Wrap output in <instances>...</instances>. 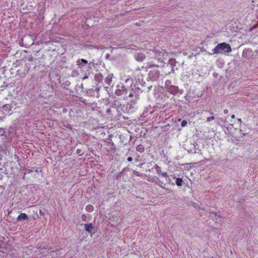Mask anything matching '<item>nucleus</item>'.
<instances>
[{
  "label": "nucleus",
  "instance_id": "nucleus-26",
  "mask_svg": "<svg viewBox=\"0 0 258 258\" xmlns=\"http://www.w3.org/2000/svg\"><path fill=\"white\" fill-rule=\"evenodd\" d=\"M85 217V215H83V216H82V218L83 219V217Z\"/></svg>",
  "mask_w": 258,
  "mask_h": 258
},
{
  "label": "nucleus",
  "instance_id": "nucleus-23",
  "mask_svg": "<svg viewBox=\"0 0 258 258\" xmlns=\"http://www.w3.org/2000/svg\"><path fill=\"white\" fill-rule=\"evenodd\" d=\"M238 121H239V122H241V119L240 118H239L238 119Z\"/></svg>",
  "mask_w": 258,
  "mask_h": 258
},
{
  "label": "nucleus",
  "instance_id": "nucleus-7",
  "mask_svg": "<svg viewBox=\"0 0 258 258\" xmlns=\"http://www.w3.org/2000/svg\"><path fill=\"white\" fill-rule=\"evenodd\" d=\"M113 77V74L109 75L108 77L105 78V82L108 84L110 85L112 81Z\"/></svg>",
  "mask_w": 258,
  "mask_h": 258
},
{
  "label": "nucleus",
  "instance_id": "nucleus-12",
  "mask_svg": "<svg viewBox=\"0 0 258 258\" xmlns=\"http://www.w3.org/2000/svg\"><path fill=\"white\" fill-rule=\"evenodd\" d=\"M155 167L158 173L161 172L160 168L157 164L155 165Z\"/></svg>",
  "mask_w": 258,
  "mask_h": 258
},
{
  "label": "nucleus",
  "instance_id": "nucleus-14",
  "mask_svg": "<svg viewBox=\"0 0 258 258\" xmlns=\"http://www.w3.org/2000/svg\"><path fill=\"white\" fill-rule=\"evenodd\" d=\"M39 214L41 216H44L45 214L44 212L41 210H39Z\"/></svg>",
  "mask_w": 258,
  "mask_h": 258
},
{
  "label": "nucleus",
  "instance_id": "nucleus-6",
  "mask_svg": "<svg viewBox=\"0 0 258 258\" xmlns=\"http://www.w3.org/2000/svg\"><path fill=\"white\" fill-rule=\"evenodd\" d=\"M85 228L87 232L90 233L92 232V230L93 229L91 224H85Z\"/></svg>",
  "mask_w": 258,
  "mask_h": 258
},
{
  "label": "nucleus",
  "instance_id": "nucleus-24",
  "mask_svg": "<svg viewBox=\"0 0 258 258\" xmlns=\"http://www.w3.org/2000/svg\"><path fill=\"white\" fill-rule=\"evenodd\" d=\"M218 216V215L217 214H215V218L216 219L217 218V217Z\"/></svg>",
  "mask_w": 258,
  "mask_h": 258
},
{
  "label": "nucleus",
  "instance_id": "nucleus-4",
  "mask_svg": "<svg viewBox=\"0 0 258 258\" xmlns=\"http://www.w3.org/2000/svg\"><path fill=\"white\" fill-rule=\"evenodd\" d=\"M135 58L138 61H142L145 58V55L143 53H137L135 55Z\"/></svg>",
  "mask_w": 258,
  "mask_h": 258
},
{
  "label": "nucleus",
  "instance_id": "nucleus-2",
  "mask_svg": "<svg viewBox=\"0 0 258 258\" xmlns=\"http://www.w3.org/2000/svg\"><path fill=\"white\" fill-rule=\"evenodd\" d=\"M231 50L230 45L228 43L223 42L218 44L213 50V53H211V54L230 52Z\"/></svg>",
  "mask_w": 258,
  "mask_h": 258
},
{
  "label": "nucleus",
  "instance_id": "nucleus-22",
  "mask_svg": "<svg viewBox=\"0 0 258 258\" xmlns=\"http://www.w3.org/2000/svg\"><path fill=\"white\" fill-rule=\"evenodd\" d=\"M235 116L234 115H231V118H235Z\"/></svg>",
  "mask_w": 258,
  "mask_h": 258
},
{
  "label": "nucleus",
  "instance_id": "nucleus-17",
  "mask_svg": "<svg viewBox=\"0 0 258 258\" xmlns=\"http://www.w3.org/2000/svg\"><path fill=\"white\" fill-rule=\"evenodd\" d=\"M127 160L128 161H132L133 160V158L131 157H129L127 158Z\"/></svg>",
  "mask_w": 258,
  "mask_h": 258
},
{
  "label": "nucleus",
  "instance_id": "nucleus-5",
  "mask_svg": "<svg viewBox=\"0 0 258 258\" xmlns=\"http://www.w3.org/2000/svg\"><path fill=\"white\" fill-rule=\"evenodd\" d=\"M28 219V216L25 213H21L17 218V221L26 220Z\"/></svg>",
  "mask_w": 258,
  "mask_h": 258
},
{
  "label": "nucleus",
  "instance_id": "nucleus-21",
  "mask_svg": "<svg viewBox=\"0 0 258 258\" xmlns=\"http://www.w3.org/2000/svg\"><path fill=\"white\" fill-rule=\"evenodd\" d=\"M129 97H132L133 96V95L132 93H131L130 95H129Z\"/></svg>",
  "mask_w": 258,
  "mask_h": 258
},
{
  "label": "nucleus",
  "instance_id": "nucleus-18",
  "mask_svg": "<svg viewBox=\"0 0 258 258\" xmlns=\"http://www.w3.org/2000/svg\"><path fill=\"white\" fill-rule=\"evenodd\" d=\"M228 110H227V109H225V110H224V113L225 114H227V113H228Z\"/></svg>",
  "mask_w": 258,
  "mask_h": 258
},
{
  "label": "nucleus",
  "instance_id": "nucleus-19",
  "mask_svg": "<svg viewBox=\"0 0 258 258\" xmlns=\"http://www.w3.org/2000/svg\"><path fill=\"white\" fill-rule=\"evenodd\" d=\"M170 61V63L172 64V62H174L175 60L174 59H171Z\"/></svg>",
  "mask_w": 258,
  "mask_h": 258
},
{
  "label": "nucleus",
  "instance_id": "nucleus-1",
  "mask_svg": "<svg viewBox=\"0 0 258 258\" xmlns=\"http://www.w3.org/2000/svg\"><path fill=\"white\" fill-rule=\"evenodd\" d=\"M150 55L155 58V61H150L147 63V66L146 67V69H151L152 68H158V65L155 63L156 60L159 62L161 59V56L163 55V52L161 51H153L150 52Z\"/></svg>",
  "mask_w": 258,
  "mask_h": 258
},
{
  "label": "nucleus",
  "instance_id": "nucleus-16",
  "mask_svg": "<svg viewBox=\"0 0 258 258\" xmlns=\"http://www.w3.org/2000/svg\"><path fill=\"white\" fill-rule=\"evenodd\" d=\"M162 175L165 177H168V174L165 173V172H164V173H162Z\"/></svg>",
  "mask_w": 258,
  "mask_h": 258
},
{
  "label": "nucleus",
  "instance_id": "nucleus-3",
  "mask_svg": "<svg viewBox=\"0 0 258 258\" xmlns=\"http://www.w3.org/2000/svg\"><path fill=\"white\" fill-rule=\"evenodd\" d=\"M160 73L156 69H153L149 71V76L152 80H156L159 77Z\"/></svg>",
  "mask_w": 258,
  "mask_h": 258
},
{
  "label": "nucleus",
  "instance_id": "nucleus-10",
  "mask_svg": "<svg viewBox=\"0 0 258 258\" xmlns=\"http://www.w3.org/2000/svg\"><path fill=\"white\" fill-rule=\"evenodd\" d=\"M133 173H134V174H135L138 176H142V174L137 171L134 170Z\"/></svg>",
  "mask_w": 258,
  "mask_h": 258
},
{
  "label": "nucleus",
  "instance_id": "nucleus-20",
  "mask_svg": "<svg viewBox=\"0 0 258 258\" xmlns=\"http://www.w3.org/2000/svg\"><path fill=\"white\" fill-rule=\"evenodd\" d=\"M92 208V206H87L86 208H87V209H91Z\"/></svg>",
  "mask_w": 258,
  "mask_h": 258
},
{
  "label": "nucleus",
  "instance_id": "nucleus-9",
  "mask_svg": "<svg viewBox=\"0 0 258 258\" xmlns=\"http://www.w3.org/2000/svg\"><path fill=\"white\" fill-rule=\"evenodd\" d=\"M182 180L181 178H177L176 181V184L177 186H181L182 184Z\"/></svg>",
  "mask_w": 258,
  "mask_h": 258
},
{
  "label": "nucleus",
  "instance_id": "nucleus-13",
  "mask_svg": "<svg viewBox=\"0 0 258 258\" xmlns=\"http://www.w3.org/2000/svg\"><path fill=\"white\" fill-rule=\"evenodd\" d=\"M214 116L209 117L207 118V121L210 122L211 120H214Z\"/></svg>",
  "mask_w": 258,
  "mask_h": 258
},
{
  "label": "nucleus",
  "instance_id": "nucleus-11",
  "mask_svg": "<svg viewBox=\"0 0 258 258\" xmlns=\"http://www.w3.org/2000/svg\"><path fill=\"white\" fill-rule=\"evenodd\" d=\"M187 124V121L185 120H182L181 123V126L182 127H184Z\"/></svg>",
  "mask_w": 258,
  "mask_h": 258
},
{
  "label": "nucleus",
  "instance_id": "nucleus-15",
  "mask_svg": "<svg viewBox=\"0 0 258 258\" xmlns=\"http://www.w3.org/2000/svg\"><path fill=\"white\" fill-rule=\"evenodd\" d=\"M81 61L82 62H83V63H85V64H87V63H88V61H87V60H86V59H81Z\"/></svg>",
  "mask_w": 258,
  "mask_h": 258
},
{
  "label": "nucleus",
  "instance_id": "nucleus-8",
  "mask_svg": "<svg viewBox=\"0 0 258 258\" xmlns=\"http://www.w3.org/2000/svg\"><path fill=\"white\" fill-rule=\"evenodd\" d=\"M136 150L137 151L140 152V153H143L144 152V150H145V148H144V146L142 145H139L138 146H137V148H136Z\"/></svg>",
  "mask_w": 258,
  "mask_h": 258
},
{
  "label": "nucleus",
  "instance_id": "nucleus-25",
  "mask_svg": "<svg viewBox=\"0 0 258 258\" xmlns=\"http://www.w3.org/2000/svg\"><path fill=\"white\" fill-rule=\"evenodd\" d=\"M116 94H117V95L119 94L117 93V91L116 92Z\"/></svg>",
  "mask_w": 258,
  "mask_h": 258
}]
</instances>
